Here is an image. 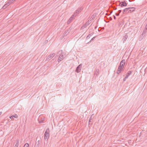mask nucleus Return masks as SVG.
Listing matches in <instances>:
<instances>
[{
	"label": "nucleus",
	"instance_id": "obj_30",
	"mask_svg": "<svg viewBox=\"0 0 147 147\" xmlns=\"http://www.w3.org/2000/svg\"><path fill=\"white\" fill-rule=\"evenodd\" d=\"M93 33H92L90 34L89 35L90 36H92L93 35Z\"/></svg>",
	"mask_w": 147,
	"mask_h": 147
},
{
	"label": "nucleus",
	"instance_id": "obj_13",
	"mask_svg": "<svg viewBox=\"0 0 147 147\" xmlns=\"http://www.w3.org/2000/svg\"><path fill=\"white\" fill-rule=\"evenodd\" d=\"M13 0H10L6 4V5H7V6H8L11 3Z\"/></svg>",
	"mask_w": 147,
	"mask_h": 147
},
{
	"label": "nucleus",
	"instance_id": "obj_34",
	"mask_svg": "<svg viewBox=\"0 0 147 147\" xmlns=\"http://www.w3.org/2000/svg\"><path fill=\"white\" fill-rule=\"evenodd\" d=\"M91 18H92V20H93V18H94V16H93Z\"/></svg>",
	"mask_w": 147,
	"mask_h": 147
},
{
	"label": "nucleus",
	"instance_id": "obj_8",
	"mask_svg": "<svg viewBox=\"0 0 147 147\" xmlns=\"http://www.w3.org/2000/svg\"><path fill=\"white\" fill-rule=\"evenodd\" d=\"M83 9V8L82 7H80L78 8L76 11V12L78 14L81 12V11Z\"/></svg>",
	"mask_w": 147,
	"mask_h": 147
},
{
	"label": "nucleus",
	"instance_id": "obj_7",
	"mask_svg": "<svg viewBox=\"0 0 147 147\" xmlns=\"http://www.w3.org/2000/svg\"><path fill=\"white\" fill-rule=\"evenodd\" d=\"M62 55H63V51L62 50H60L59 51L56 55L58 56Z\"/></svg>",
	"mask_w": 147,
	"mask_h": 147
},
{
	"label": "nucleus",
	"instance_id": "obj_3",
	"mask_svg": "<svg viewBox=\"0 0 147 147\" xmlns=\"http://www.w3.org/2000/svg\"><path fill=\"white\" fill-rule=\"evenodd\" d=\"M127 5V3L125 1L120 2L119 4V6L123 7L126 6Z\"/></svg>",
	"mask_w": 147,
	"mask_h": 147
},
{
	"label": "nucleus",
	"instance_id": "obj_21",
	"mask_svg": "<svg viewBox=\"0 0 147 147\" xmlns=\"http://www.w3.org/2000/svg\"><path fill=\"white\" fill-rule=\"evenodd\" d=\"M99 70L96 69V72L95 73V74H96V76L98 75L99 74Z\"/></svg>",
	"mask_w": 147,
	"mask_h": 147
},
{
	"label": "nucleus",
	"instance_id": "obj_9",
	"mask_svg": "<svg viewBox=\"0 0 147 147\" xmlns=\"http://www.w3.org/2000/svg\"><path fill=\"white\" fill-rule=\"evenodd\" d=\"M55 55V54L54 53L48 56L47 58L49 59V60L51 59L52 57H54Z\"/></svg>",
	"mask_w": 147,
	"mask_h": 147
},
{
	"label": "nucleus",
	"instance_id": "obj_32",
	"mask_svg": "<svg viewBox=\"0 0 147 147\" xmlns=\"http://www.w3.org/2000/svg\"><path fill=\"white\" fill-rule=\"evenodd\" d=\"M9 118H10V119H13V116L12 115V116H11L10 117H9Z\"/></svg>",
	"mask_w": 147,
	"mask_h": 147
},
{
	"label": "nucleus",
	"instance_id": "obj_6",
	"mask_svg": "<svg viewBox=\"0 0 147 147\" xmlns=\"http://www.w3.org/2000/svg\"><path fill=\"white\" fill-rule=\"evenodd\" d=\"M64 57L63 55H60V56H59V58L58 59V62L61 61L62 60H63L64 59Z\"/></svg>",
	"mask_w": 147,
	"mask_h": 147
},
{
	"label": "nucleus",
	"instance_id": "obj_4",
	"mask_svg": "<svg viewBox=\"0 0 147 147\" xmlns=\"http://www.w3.org/2000/svg\"><path fill=\"white\" fill-rule=\"evenodd\" d=\"M91 20H90V21H89V20L88 21H87L86 23L85 24L81 27V29H84V28L88 26L89 24L91 23Z\"/></svg>",
	"mask_w": 147,
	"mask_h": 147
},
{
	"label": "nucleus",
	"instance_id": "obj_17",
	"mask_svg": "<svg viewBox=\"0 0 147 147\" xmlns=\"http://www.w3.org/2000/svg\"><path fill=\"white\" fill-rule=\"evenodd\" d=\"M16 141V143L14 147H18V144L19 142V140L18 139Z\"/></svg>",
	"mask_w": 147,
	"mask_h": 147
},
{
	"label": "nucleus",
	"instance_id": "obj_1",
	"mask_svg": "<svg viewBox=\"0 0 147 147\" xmlns=\"http://www.w3.org/2000/svg\"><path fill=\"white\" fill-rule=\"evenodd\" d=\"M136 9L135 7H128L126 8L123 9V13L124 14L126 13L131 12L135 10Z\"/></svg>",
	"mask_w": 147,
	"mask_h": 147
},
{
	"label": "nucleus",
	"instance_id": "obj_12",
	"mask_svg": "<svg viewBox=\"0 0 147 147\" xmlns=\"http://www.w3.org/2000/svg\"><path fill=\"white\" fill-rule=\"evenodd\" d=\"M70 31L69 30H67V31L64 33V36H66L69 33Z\"/></svg>",
	"mask_w": 147,
	"mask_h": 147
},
{
	"label": "nucleus",
	"instance_id": "obj_29",
	"mask_svg": "<svg viewBox=\"0 0 147 147\" xmlns=\"http://www.w3.org/2000/svg\"><path fill=\"white\" fill-rule=\"evenodd\" d=\"M91 118H92V117H90V119L89 120V124H90V122H91V120H92V119Z\"/></svg>",
	"mask_w": 147,
	"mask_h": 147
},
{
	"label": "nucleus",
	"instance_id": "obj_39",
	"mask_svg": "<svg viewBox=\"0 0 147 147\" xmlns=\"http://www.w3.org/2000/svg\"><path fill=\"white\" fill-rule=\"evenodd\" d=\"M15 0H13V1H15Z\"/></svg>",
	"mask_w": 147,
	"mask_h": 147
},
{
	"label": "nucleus",
	"instance_id": "obj_2",
	"mask_svg": "<svg viewBox=\"0 0 147 147\" xmlns=\"http://www.w3.org/2000/svg\"><path fill=\"white\" fill-rule=\"evenodd\" d=\"M49 128H48L46 129L44 134L45 139L48 140L49 137Z\"/></svg>",
	"mask_w": 147,
	"mask_h": 147
},
{
	"label": "nucleus",
	"instance_id": "obj_5",
	"mask_svg": "<svg viewBox=\"0 0 147 147\" xmlns=\"http://www.w3.org/2000/svg\"><path fill=\"white\" fill-rule=\"evenodd\" d=\"M82 64L79 65L76 68V71L78 73L80 72V71L82 67Z\"/></svg>",
	"mask_w": 147,
	"mask_h": 147
},
{
	"label": "nucleus",
	"instance_id": "obj_35",
	"mask_svg": "<svg viewBox=\"0 0 147 147\" xmlns=\"http://www.w3.org/2000/svg\"><path fill=\"white\" fill-rule=\"evenodd\" d=\"M113 9L114 10H116L117 9V7H114V8H113Z\"/></svg>",
	"mask_w": 147,
	"mask_h": 147
},
{
	"label": "nucleus",
	"instance_id": "obj_20",
	"mask_svg": "<svg viewBox=\"0 0 147 147\" xmlns=\"http://www.w3.org/2000/svg\"><path fill=\"white\" fill-rule=\"evenodd\" d=\"M121 10H119L118 12L115 13V15L116 16H118L119 15V13L121 12Z\"/></svg>",
	"mask_w": 147,
	"mask_h": 147
},
{
	"label": "nucleus",
	"instance_id": "obj_31",
	"mask_svg": "<svg viewBox=\"0 0 147 147\" xmlns=\"http://www.w3.org/2000/svg\"><path fill=\"white\" fill-rule=\"evenodd\" d=\"M90 38V36H89L88 35V36H87V37H86V38L87 39H88Z\"/></svg>",
	"mask_w": 147,
	"mask_h": 147
},
{
	"label": "nucleus",
	"instance_id": "obj_10",
	"mask_svg": "<svg viewBox=\"0 0 147 147\" xmlns=\"http://www.w3.org/2000/svg\"><path fill=\"white\" fill-rule=\"evenodd\" d=\"M128 36L127 34H125V35L124 36L123 38V42L126 40L127 38H128Z\"/></svg>",
	"mask_w": 147,
	"mask_h": 147
},
{
	"label": "nucleus",
	"instance_id": "obj_40",
	"mask_svg": "<svg viewBox=\"0 0 147 147\" xmlns=\"http://www.w3.org/2000/svg\"><path fill=\"white\" fill-rule=\"evenodd\" d=\"M113 12V11H112L111 12V13H112V12Z\"/></svg>",
	"mask_w": 147,
	"mask_h": 147
},
{
	"label": "nucleus",
	"instance_id": "obj_36",
	"mask_svg": "<svg viewBox=\"0 0 147 147\" xmlns=\"http://www.w3.org/2000/svg\"><path fill=\"white\" fill-rule=\"evenodd\" d=\"M113 17L114 19H116V17L115 16H113Z\"/></svg>",
	"mask_w": 147,
	"mask_h": 147
},
{
	"label": "nucleus",
	"instance_id": "obj_26",
	"mask_svg": "<svg viewBox=\"0 0 147 147\" xmlns=\"http://www.w3.org/2000/svg\"><path fill=\"white\" fill-rule=\"evenodd\" d=\"M95 37H93L92 38V39H91V40L88 43L90 42H91L93 40H94V39H95Z\"/></svg>",
	"mask_w": 147,
	"mask_h": 147
},
{
	"label": "nucleus",
	"instance_id": "obj_15",
	"mask_svg": "<svg viewBox=\"0 0 147 147\" xmlns=\"http://www.w3.org/2000/svg\"><path fill=\"white\" fill-rule=\"evenodd\" d=\"M72 18H70L67 22V24H69L73 20V19Z\"/></svg>",
	"mask_w": 147,
	"mask_h": 147
},
{
	"label": "nucleus",
	"instance_id": "obj_25",
	"mask_svg": "<svg viewBox=\"0 0 147 147\" xmlns=\"http://www.w3.org/2000/svg\"><path fill=\"white\" fill-rule=\"evenodd\" d=\"M13 117H14L15 118H18V115L17 114H15V115H12Z\"/></svg>",
	"mask_w": 147,
	"mask_h": 147
},
{
	"label": "nucleus",
	"instance_id": "obj_18",
	"mask_svg": "<svg viewBox=\"0 0 147 147\" xmlns=\"http://www.w3.org/2000/svg\"><path fill=\"white\" fill-rule=\"evenodd\" d=\"M147 30V26H145V27L143 30V32L144 33V34H145V33H146Z\"/></svg>",
	"mask_w": 147,
	"mask_h": 147
},
{
	"label": "nucleus",
	"instance_id": "obj_24",
	"mask_svg": "<svg viewBox=\"0 0 147 147\" xmlns=\"http://www.w3.org/2000/svg\"><path fill=\"white\" fill-rule=\"evenodd\" d=\"M8 6H7V5H6V4H5L2 7V8L4 9H5Z\"/></svg>",
	"mask_w": 147,
	"mask_h": 147
},
{
	"label": "nucleus",
	"instance_id": "obj_28",
	"mask_svg": "<svg viewBox=\"0 0 147 147\" xmlns=\"http://www.w3.org/2000/svg\"><path fill=\"white\" fill-rule=\"evenodd\" d=\"M78 14L76 12H75L73 14V16H74V17H76Z\"/></svg>",
	"mask_w": 147,
	"mask_h": 147
},
{
	"label": "nucleus",
	"instance_id": "obj_33",
	"mask_svg": "<svg viewBox=\"0 0 147 147\" xmlns=\"http://www.w3.org/2000/svg\"><path fill=\"white\" fill-rule=\"evenodd\" d=\"M74 16H73V15H72V16H71V18H73V19H74Z\"/></svg>",
	"mask_w": 147,
	"mask_h": 147
},
{
	"label": "nucleus",
	"instance_id": "obj_37",
	"mask_svg": "<svg viewBox=\"0 0 147 147\" xmlns=\"http://www.w3.org/2000/svg\"><path fill=\"white\" fill-rule=\"evenodd\" d=\"M2 113V112H0V115Z\"/></svg>",
	"mask_w": 147,
	"mask_h": 147
},
{
	"label": "nucleus",
	"instance_id": "obj_27",
	"mask_svg": "<svg viewBox=\"0 0 147 147\" xmlns=\"http://www.w3.org/2000/svg\"><path fill=\"white\" fill-rule=\"evenodd\" d=\"M127 76H126L123 79V81H125L126 80L127 78H128Z\"/></svg>",
	"mask_w": 147,
	"mask_h": 147
},
{
	"label": "nucleus",
	"instance_id": "obj_23",
	"mask_svg": "<svg viewBox=\"0 0 147 147\" xmlns=\"http://www.w3.org/2000/svg\"><path fill=\"white\" fill-rule=\"evenodd\" d=\"M29 146V144L28 143H26L25 144L24 147H28Z\"/></svg>",
	"mask_w": 147,
	"mask_h": 147
},
{
	"label": "nucleus",
	"instance_id": "obj_22",
	"mask_svg": "<svg viewBox=\"0 0 147 147\" xmlns=\"http://www.w3.org/2000/svg\"><path fill=\"white\" fill-rule=\"evenodd\" d=\"M123 70H122L121 69H118V70H117V74H120V73H121V71H122Z\"/></svg>",
	"mask_w": 147,
	"mask_h": 147
},
{
	"label": "nucleus",
	"instance_id": "obj_16",
	"mask_svg": "<svg viewBox=\"0 0 147 147\" xmlns=\"http://www.w3.org/2000/svg\"><path fill=\"white\" fill-rule=\"evenodd\" d=\"M131 73L132 71H129L126 74V76H127V77H128V76L131 74Z\"/></svg>",
	"mask_w": 147,
	"mask_h": 147
},
{
	"label": "nucleus",
	"instance_id": "obj_38",
	"mask_svg": "<svg viewBox=\"0 0 147 147\" xmlns=\"http://www.w3.org/2000/svg\"><path fill=\"white\" fill-rule=\"evenodd\" d=\"M129 0V2H131L132 1H133V0Z\"/></svg>",
	"mask_w": 147,
	"mask_h": 147
},
{
	"label": "nucleus",
	"instance_id": "obj_11",
	"mask_svg": "<svg viewBox=\"0 0 147 147\" xmlns=\"http://www.w3.org/2000/svg\"><path fill=\"white\" fill-rule=\"evenodd\" d=\"M124 67V66L123 64H121V65H120L119 66L118 69H119V70L121 69L122 70H123Z\"/></svg>",
	"mask_w": 147,
	"mask_h": 147
},
{
	"label": "nucleus",
	"instance_id": "obj_14",
	"mask_svg": "<svg viewBox=\"0 0 147 147\" xmlns=\"http://www.w3.org/2000/svg\"><path fill=\"white\" fill-rule=\"evenodd\" d=\"M40 144V141L39 140H37V138H36V145L37 146H38Z\"/></svg>",
	"mask_w": 147,
	"mask_h": 147
},
{
	"label": "nucleus",
	"instance_id": "obj_19",
	"mask_svg": "<svg viewBox=\"0 0 147 147\" xmlns=\"http://www.w3.org/2000/svg\"><path fill=\"white\" fill-rule=\"evenodd\" d=\"M125 60H122V61H121L120 62V65L123 64L124 66V65H125Z\"/></svg>",
	"mask_w": 147,
	"mask_h": 147
}]
</instances>
